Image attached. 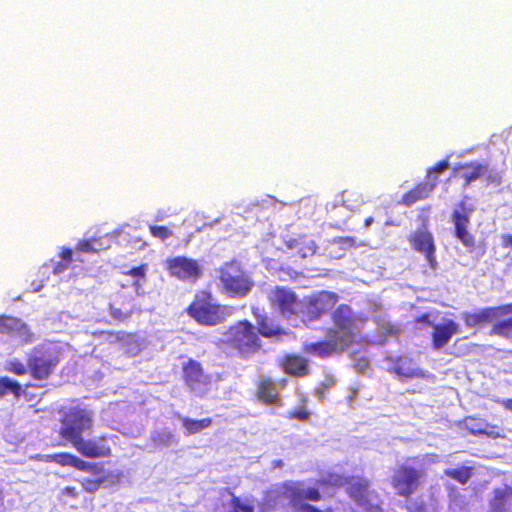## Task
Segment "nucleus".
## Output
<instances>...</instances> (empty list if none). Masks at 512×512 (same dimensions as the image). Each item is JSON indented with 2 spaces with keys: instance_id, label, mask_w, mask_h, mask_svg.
Here are the masks:
<instances>
[{
  "instance_id": "nucleus-1",
  "label": "nucleus",
  "mask_w": 512,
  "mask_h": 512,
  "mask_svg": "<svg viewBox=\"0 0 512 512\" xmlns=\"http://www.w3.org/2000/svg\"><path fill=\"white\" fill-rule=\"evenodd\" d=\"M59 436L70 443L78 453L86 458H106L112 449L106 436L84 439L83 433L93 428V418L89 411L79 407L70 408L60 418Z\"/></svg>"
},
{
  "instance_id": "nucleus-2",
  "label": "nucleus",
  "mask_w": 512,
  "mask_h": 512,
  "mask_svg": "<svg viewBox=\"0 0 512 512\" xmlns=\"http://www.w3.org/2000/svg\"><path fill=\"white\" fill-rule=\"evenodd\" d=\"M418 461L419 456L409 457L393 469L389 483L397 496L408 499L422 486L427 472Z\"/></svg>"
},
{
  "instance_id": "nucleus-3",
  "label": "nucleus",
  "mask_w": 512,
  "mask_h": 512,
  "mask_svg": "<svg viewBox=\"0 0 512 512\" xmlns=\"http://www.w3.org/2000/svg\"><path fill=\"white\" fill-rule=\"evenodd\" d=\"M187 314L198 324L216 326L226 321L230 315L226 306L221 305L211 292L198 291L186 308Z\"/></svg>"
},
{
  "instance_id": "nucleus-4",
  "label": "nucleus",
  "mask_w": 512,
  "mask_h": 512,
  "mask_svg": "<svg viewBox=\"0 0 512 512\" xmlns=\"http://www.w3.org/2000/svg\"><path fill=\"white\" fill-rule=\"evenodd\" d=\"M224 343L244 359L262 350V341L255 326L246 319L240 320L226 329Z\"/></svg>"
},
{
  "instance_id": "nucleus-5",
  "label": "nucleus",
  "mask_w": 512,
  "mask_h": 512,
  "mask_svg": "<svg viewBox=\"0 0 512 512\" xmlns=\"http://www.w3.org/2000/svg\"><path fill=\"white\" fill-rule=\"evenodd\" d=\"M267 497L273 503L289 500L294 508L303 501L319 502L323 498L318 487L305 488L302 481L295 480H286L274 485L267 492Z\"/></svg>"
},
{
  "instance_id": "nucleus-6",
  "label": "nucleus",
  "mask_w": 512,
  "mask_h": 512,
  "mask_svg": "<svg viewBox=\"0 0 512 512\" xmlns=\"http://www.w3.org/2000/svg\"><path fill=\"white\" fill-rule=\"evenodd\" d=\"M219 280L223 291L231 297H245L254 286L248 272L236 259H232L220 267Z\"/></svg>"
},
{
  "instance_id": "nucleus-7",
  "label": "nucleus",
  "mask_w": 512,
  "mask_h": 512,
  "mask_svg": "<svg viewBox=\"0 0 512 512\" xmlns=\"http://www.w3.org/2000/svg\"><path fill=\"white\" fill-rule=\"evenodd\" d=\"M331 320L334 327L330 329L336 330L337 337L346 340L349 346L354 343H360L364 340L361 334L360 325L365 321V317L355 316L351 307L347 304L339 305L331 314Z\"/></svg>"
},
{
  "instance_id": "nucleus-8",
  "label": "nucleus",
  "mask_w": 512,
  "mask_h": 512,
  "mask_svg": "<svg viewBox=\"0 0 512 512\" xmlns=\"http://www.w3.org/2000/svg\"><path fill=\"white\" fill-rule=\"evenodd\" d=\"M345 492L365 512H382L379 495L372 489L368 478L361 475H348Z\"/></svg>"
},
{
  "instance_id": "nucleus-9",
  "label": "nucleus",
  "mask_w": 512,
  "mask_h": 512,
  "mask_svg": "<svg viewBox=\"0 0 512 512\" xmlns=\"http://www.w3.org/2000/svg\"><path fill=\"white\" fill-rule=\"evenodd\" d=\"M468 196H464L455 206L451 213V221L454 226L453 235L469 251L474 252L477 248L476 237L469 230L470 217L474 208L470 206Z\"/></svg>"
},
{
  "instance_id": "nucleus-10",
  "label": "nucleus",
  "mask_w": 512,
  "mask_h": 512,
  "mask_svg": "<svg viewBox=\"0 0 512 512\" xmlns=\"http://www.w3.org/2000/svg\"><path fill=\"white\" fill-rule=\"evenodd\" d=\"M29 375L39 382H46L55 372L59 358L44 345L33 347L27 354Z\"/></svg>"
},
{
  "instance_id": "nucleus-11",
  "label": "nucleus",
  "mask_w": 512,
  "mask_h": 512,
  "mask_svg": "<svg viewBox=\"0 0 512 512\" xmlns=\"http://www.w3.org/2000/svg\"><path fill=\"white\" fill-rule=\"evenodd\" d=\"M338 301L334 292L320 291L302 299L300 319L303 322L314 321L332 310Z\"/></svg>"
},
{
  "instance_id": "nucleus-12",
  "label": "nucleus",
  "mask_w": 512,
  "mask_h": 512,
  "mask_svg": "<svg viewBox=\"0 0 512 512\" xmlns=\"http://www.w3.org/2000/svg\"><path fill=\"white\" fill-rule=\"evenodd\" d=\"M268 300L283 316L300 317L302 299H299L293 290L277 286L270 291Z\"/></svg>"
},
{
  "instance_id": "nucleus-13",
  "label": "nucleus",
  "mask_w": 512,
  "mask_h": 512,
  "mask_svg": "<svg viewBox=\"0 0 512 512\" xmlns=\"http://www.w3.org/2000/svg\"><path fill=\"white\" fill-rule=\"evenodd\" d=\"M336 332V330L327 329V339L304 345V352L320 358L343 353L350 346L346 344V340L338 338Z\"/></svg>"
},
{
  "instance_id": "nucleus-14",
  "label": "nucleus",
  "mask_w": 512,
  "mask_h": 512,
  "mask_svg": "<svg viewBox=\"0 0 512 512\" xmlns=\"http://www.w3.org/2000/svg\"><path fill=\"white\" fill-rule=\"evenodd\" d=\"M166 269L170 276L182 281H196L202 275L197 260L185 256H176L166 260Z\"/></svg>"
},
{
  "instance_id": "nucleus-15",
  "label": "nucleus",
  "mask_w": 512,
  "mask_h": 512,
  "mask_svg": "<svg viewBox=\"0 0 512 512\" xmlns=\"http://www.w3.org/2000/svg\"><path fill=\"white\" fill-rule=\"evenodd\" d=\"M408 242L414 251L424 255L430 268L436 269V245L433 234L427 228L411 232L408 236Z\"/></svg>"
},
{
  "instance_id": "nucleus-16",
  "label": "nucleus",
  "mask_w": 512,
  "mask_h": 512,
  "mask_svg": "<svg viewBox=\"0 0 512 512\" xmlns=\"http://www.w3.org/2000/svg\"><path fill=\"white\" fill-rule=\"evenodd\" d=\"M507 314H512V303L486 307L475 312H464L462 319L467 327L472 328L488 324Z\"/></svg>"
},
{
  "instance_id": "nucleus-17",
  "label": "nucleus",
  "mask_w": 512,
  "mask_h": 512,
  "mask_svg": "<svg viewBox=\"0 0 512 512\" xmlns=\"http://www.w3.org/2000/svg\"><path fill=\"white\" fill-rule=\"evenodd\" d=\"M46 462H54L60 466H70L79 471L89 472L97 475L103 471L100 463L88 462L69 452H58L45 456Z\"/></svg>"
},
{
  "instance_id": "nucleus-18",
  "label": "nucleus",
  "mask_w": 512,
  "mask_h": 512,
  "mask_svg": "<svg viewBox=\"0 0 512 512\" xmlns=\"http://www.w3.org/2000/svg\"><path fill=\"white\" fill-rule=\"evenodd\" d=\"M431 334V345L433 349L439 350L446 346L452 336L459 332V325L452 319H447L442 323L434 324Z\"/></svg>"
},
{
  "instance_id": "nucleus-19",
  "label": "nucleus",
  "mask_w": 512,
  "mask_h": 512,
  "mask_svg": "<svg viewBox=\"0 0 512 512\" xmlns=\"http://www.w3.org/2000/svg\"><path fill=\"white\" fill-rule=\"evenodd\" d=\"M136 311L140 309L136 307L133 297L123 293H118L109 304L110 315L119 322L125 321Z\"/></svg>"
},
{
  "instance_id": "nucleus-20",
  "label": "nucleus",
  "mask_w": 512,
  "mask_h": 512,
  "mask_svg": "<svg viewBox=\"0 0 512 512\" xmlns=\"http://www.w3.org/2000/svg\"><path fill=\"white\" fill-rule=\"evenodd\" d=\"M182 378L187 387L194 390L201 384L207 383V375L201 363L194 359H189L182 366Z\"/></svg>"
},
{
  "instance_id": "nucleus-21",
  "label": "nucleus",
  "mask_w": 512,
  "mask_h": 512,
  "mask_svg": "<svg viewBox=\"0 0 512 512\" xmlns=\"http://www.w3.org/2000/svg\"><path fill=\"white\" fill-rule=\"evenodd\" d=\"M286 246L292 251L293 256L300 258L312 257L317 252L316 242L307 235H299L286 241Z\"/></svg>"
},
{
  "instance_id": "nucleus-22",
  "label": "nucleus",
  "mask_w": 512,
  "mask_h": 512,
  "mask_svg": "<svg viewBox=\"0 0 512 512\" xmlns=\"http://www.w3.org/2000/svg\"><path fill=\"white\" fill-rule=\"evenodd\" d=\"M280 367L285 374L293 377H304L309 374L308 361L297 354H287L280 360Z\"/></svg>"
},
{
  "instance_id": "nucleus-23",
  "label": "nucleus",
  "mask_w": 512,
  "mask_h": 512,
  "mask_svg": "<svg viewBox=\"0 0 512 512\" xmlns=\"http://www.w3.org/2000/svg\"><path fill=\"white\" fill-rule=\"evenodd\" d=\"M256 396L264 404H276L279 399L276 383L269 377L259 379L256 385Z\"/></svg>"
},
{
  "instance_id": "nucleus-24",
  "label": "nucleus",
  "mask_w": 512,
  "mask_h": 512,
  "mask_svg": "<svg viewBox=\"0 0 512 512\" xmlns=\"http://www.w3.org/2000/svg\"><path fill=\"white\" fill-rule=\"evenodd\" d=\"M512 499V486L504 485L493 490V496L489 502L490 512H507Z\"/></svg>"
},
{
  "instance_id": "nucleus-25",
  "label": "nucleus",
  "mask_w": 512,
  "mask_h": 512,
  "mask_svg": "<svg viewBox=\"0 0 512 512\" xmlns=\"http://www.w3.org/2000/svg\"><path fill=\"white\" fill-rule=\"evenodd\" d=\"M256 319L255 329L258 333V336H263L265 338H273L285 335L286 332L279 325L275 324L274 321L268 317L267 315L254 313Z\"/></svg>"
},
{
  "instance_id": "nucleus-26",
  "label": "nucleus",
  "mask_w": 512,
  "mask_h": 512,
  "mask_svg": "<svg viewBox=\"0 0 512 512\" xmlns=\"http://www.w3.org/2000/svg\"><path fill=\"white\" fill-rule=\"evenodd\" d=\"M460 169L463 170L461 177L464 180L465 187L469 186L472 182L480 179L489 171L487 164H482L475 161L462 164L460 166Z\"/></svg>"
},
{
  "instance_id": "nucleus-27",
  "label": "nucleus",
  "mask_w": 512,
  "mask_h": 512,
  "mask_svg": "<svg viewBox=\"0 0 512 512\" xmlns=\"http://www.w3.org/2000/svg\"><path fill=\"white\" fill-rule=\"evenodd\" d=\"M431 193L430 186L423 182H418L413 188L402 195L401 204L411 206L418 201L427 199Z\"/></svg>"
},
{
  "instance_id": "nucleus-28",
  "label": "nucleus",
  "mask_w": 512,
  "mask_h": 512,
  "mask_svg": "<svg viewBox=\"0 0 512 512\" xmlns=\"http://www.w3.org/2000/svg\"><path fill=\"white\" fill-rule=\"evenodd\" d=\"M181 422H182V426L185 429V434L186 435H194V434L201 432L204 429L209 428L212 425L213 420L210 417L202 418V419H192V418L184 417V418H182Z\"/></svg>"
},
{
  "instance_id": "nucleus-29",
  "label": "nucleus",
  "mask_w": 512,
  "mask_h": 512,
  "mask_svg": "<svg viewBox=\"0 0 512 512\" xmlns=\"http://www.w3.org/2000/svg\"><path fill=\"white\" fill-rule=\"evenodd\" d=\"M474 473L472 466H459L456 468H447L444 470V475L457 481L461 485H465L471 479Z\"/></svg>"
},
{
  "instance_id": "nucleus-30",
  "label": "nucleus",
  "mask_w": 512,
  "mask_h": 512,
  "mask_svg": "<svg viewBox=\"0 0 512 512\" xmlns=\"http://www.w3.org/2000/svg\"><path fill=\"white\" fill-rule=\"evenodd\" d=\"M119 337L120 343L118 345L124 352L135 355L141 350L139 338L135 333L123 331V334H120Z\"/></svg>"
},
{
  "instance_id": "nucleus-31",
  "label": "nucleus",
  "mask_w": 512,
  "mask_h": 512,
  "mask_svg": "<svg viewBox=\"0 0 512 512\" xmlns=\"http://www.w3.org/2000/svg\"><path fill=\"white\" fill-rule=\"evenodd\" d=\"M150 440L155 449H162L176 443L175 435L169 430L154 431Z\"/></svg>"
},
{
  "instance_id": "nucleus-32",
  "label": "nucleus",
  "mask_w": 512,
  "mask_h": 512,
  "mask_svg": "<svg viewBox=\"0 0 512 512\" xmlns=\"http://www.w3.org/2000/svg\"><path fill=\"white\" fill-rule=\"evenodd\" d=\"M11 393L15 398H19L23 394L22 385L9 377H0V397H4Z\"/></svg>"
},
{
  "instance_id": "nucleus-33",
  "label": "nucleus",
  "mask_w": 512,
  "mask_h": 512,
  "mask_svg": "<svg viewBox=\"0 0 512 512\" xmlns=\"http://www.w3.org/2000/svg\"><path fill=\"white\" fill-rule=\"evenodd\" d=\"M348 482V475H342L335 472H329L318 480V484L324 487H342Z\"/></svg>"
},
{
  "instance_id": "nucleus-34",
  "label": "nucleus",
  "mask_w": 512,
  "mask_h": 512,
  "mask_svg": "<svg viewBox=\"0 0 512 512\" xmlns=\"http://www.w3.org/2000/svg\"><path fill=\"white\" fill-rule=\"evenodd\" d=\"M490 334L512 340V316L496 321L491 327Z\"/></svg>"
},
{
  "instance_id": "nucleus-35",
  "label": "nucleus",
  "mask_w": 512,
  "mask_h": 512,
  "mask_svg": "<svg viewBox=\"0 0 512 512\" xmlns=\"http://www.w3.org/2000/svg\"><path fill=\"white\" fill-rule=\"evenodd\" d=\"M102 473L103 471L101 472V474ZM96 476L97 477L94 478L84 477L79 480V483L85 492L90 494L95 493L101 488L102 484L107 480L106 475H100L99 473Z\"/></svg>"
},
{
  "instance_id": "nucleus-36",
  "label": "nucleus",
  "mask_w": 512,
  "mask_h": 512,
  "mask_svg": "<svg viewBox=\"0 0 512 512\" xmlns=\"http://www.w3.org/2000/svg\"><path fill=\"white\" fill-rule=\"evenodd\" d=\"M21 320L15 317L0 316V333L14 336Z\"/></svg>"
},
{
  "instance_id": "nucleus-37",
  "label": "nucleus",
  "mask_w": 512,
  "mask_h": 512,
  "mask_svg": "<svg viewBox=\"0 0 512 512\" xmlns=\"http://www.w3.org/2000/svg\"><path fill=\"white\" fill-rule=\"evenodd\" d=\"M4 369L7 372L12 373L17 376H24L27 373H29L28 363L26 362V364H25L18 358H12V359L8 360L5 364Z\"/></svg>"
},
{
  "instance_id": "nucleus-38",
  "label": "nucleus",
  "mask_w": 512,
  "mask_h": 512,
  "mask_svg": "<svg viewBox=\"0 0 512 512\" xmlns=\"http://www.w3.org/2000/svg\"><path fill=\"white\" fill-rule=\"evenodd\" d=\"M14 337L19 339L20 343L23 345H27L32 343L35 340V336L29 326L24 323L22 320L15 332Z\"/></svg>"
},
{
  "instance_id": "nucleus-39",
  "label": "nucleus",
  "mask_w": 512,
  "mask_h": 512,
  "mask_svg": "<svg viewBox=\"0 0 512 512\" xmlns=\"http://www.w3.org/2000/svg\"><path fill=\"white\" fill-rule=\"evenodd\" d=\"M148 229L154 238L160 239L162 241H165L174 235L173 231L164 225H149Z\"/></svg>"
},
{
  "instance_id": "nucleus-40",
  "label": "nucleus",
  "mask_w": 512,
  "mask_h": 512,
  "mask_svg": "<svg viewBox=\"0 0 512 512\" xmlns=\"http://www.w3.org/2000/svg\"><path fill=\"white\" fill-rule=\"evenodd\" d=\"M230 506L232 512H254L252 505L242 502L241 499L235 495H232Z\"/></svg>"
},
{
  "instance_id": "nucleus-41",
  "label": "nucleus",
  "mask_w": 512,
  "mask_h": 512,
  "mask_svg": "<svg viewBox=\"0 0 512 512\" xmlns=\"http://www.w3.org/2000/svg\"><path fill=\"white\" fill-rule=\"evenodd\" d=\"M422 182L430 186V191L433 192L439 184L438 174L433 173L428 169L425 175V179Z\"/></svg>"
},
{
  "instance_id": "nucleus-42",
  "label": "nucleus",
  "mask_w": 512,
  "mask_h": 512,
  "mask_svg": "<svg viewBox=\"0 0 512 512\" xmlns=\"http://www.w3.org/2000/svg\"><path fill=\"white\" fill-rule=\"evenodd\" d=\"M147 265L141 264L137 267H133L130 270L124 272L125 275L136 277L138 279H144L146 276Z\"/></svg>"
},
{
  "instance_id": "nucleus-43",
  "label": "nucleus",
  "mask_w": 512,
  "mask_h": 512,
  "mask_svg": "<svg viewBox=\"0 0 512 512\" xmlns=\"http://www.w3.org/2000/svg\"><path fill=\"white\" fill-rule=\"evenodd\" d=\"M407 512H428L427 505L424 501H414L406 505Z\"/></svg>"
},
{
  "instance_id": "nucleus-44",
  "label": "nucleus",
  "mask_w": 512,
  "mask_h": 512,
  "mask_svg": "<svg viewBox=\"0 0 512 512\" xmlns=\"http://www.w3.org/2000/svg\"><path fill=\"white\" fill-rule=\"evenodd\" d=\"M485 424V421H478L472 426L468 427V430L472 435H484V433L487 432Z\"/></svg>"
},
{
  "instance_id": "nucleus-45",
  "label": "nucleus",
  "mask_w": 512,
  "mask_h": 512,
  "mask_svg": "<svg viewBox=\"0 0 512 512\" xmlns=\"http://www.w3.org/2000/svg\"><path fill=\"white\" fill-rule=\"evenodd\" d=\"M79 495V492L74 486H66L60 491V496L62 498H72L76 499Z\"/></svg>"
},
{
  "instance_id": "nucleus-46",
  "label": "nucleus",
  "mask_w": 512,
  "mask_h": 512,
  "mask_svg": "<svg viewBox=\"0 0 512 512\" xmlns=\"http://www.w3.org/2000/svg\"><path fill=\"white\" fill-rule=\"evenodd\" d=\"M76 251L77 252H85V253H94V252H96V249L92 246V243L89 240H83L77 244Z\"/></svg>"
},
{
  "instance_id": "nucleus-47",
  "label": "nucleus",
  "mask_w": 512,
  "mask_h": 512,
  "mask_svg": "<svg viewBox=\"0 0 512 512\" xmlns=\"http://www.w3.org/2000/svg\"><path fill=\"white\" fill-rule=\"evenodd\" d=\"M395 371L399 376L406 377V378L420 377L423 375L420 369H412V370L405 372L400 367H397L395 369Z\"/></svg>"
},
{
  "instance_id": "nucleus-48",
  "label": "nucleus",
  "mask_w": 512,
  "mask_h": 512,
  "mask_svg": "<svg viewBox=\"0 0 512 512\" xmlns=\"http://www.w3.org/2000/svg\"><path fill=\"white\" fill-rule=\"evenodd\" d=\"M485 428L487 429V432L484 433V435H487L492 438H498L501 437V429L497 425H491L486 423Z\"/></svg>"
},
{
  "instance_id": "nucleus-49",
  "label": "nucleus",
  "mask_w": 512,
  "mask_h": 512,
  "mask_svg": "<svg viewBox=\"0 0 512 512\" xmlns=\"http://www.w3.org/2000/svg\"><path fill=\"white\" fill-rule=\"evenodd\" d=\"M449 167V162L447 159L441 160L437 162L434 166L430 167L429 170L433 173L439 174L447 170Z\"/></svg>"
},
{
  "instance_id": "nucleus-50",
  "label": "nucleus",
  "mask_w": 512,
  "mask_h": 512,
  "mask_svg": "<svg viewBox=\"0 0 512 512\" xmlns=\"http://www.w3.org/2000/svg\"><path fill=\"white\" fill-rule=\"evenodd\" d=\"M59 257L62 262L67 263L68 265L73 261V251L70 248L63 247L61 252L59 253Z\"/></svg>"
},
{
  "instance_id": "nucleus-51",
  "label": "nucleus",
  "mask_w": 512,
  "mask_h": 512,
  "mask_svg": "<svg viewBox=\"0 0 512 512\" xmlns=\"http://www.w3.org/2000/svg\"><path fill=\"white\" fill-rule=\"evenodd\" d=\"M297 512H324L314 505L305 503L304 501L297 505Z\"/></svg>"
},
{
  "instance_id": "nucleus-52",
  "label": "nucleus",
  "mask_w": 512,
  "mask_h": 512,
  "mask_svg": "<svg viewBox=\"0 0 512 512\" xmlns=\"http://www.w3.org/2000/svg\"><path fill=\"white\" fill-rule=\"evenodd\" d=\"M333 242L341 244L343 246H349V247L356 246V240L354 237H351V236L339 237V238L334 239Z\"/></svg>"
},
{
  "instance_id": "nucleus-53",
  "label": "nucleus",
  "mask_w": 512,
  "mask_h": 512,
  "mask_svg": "<svg viewBox=\"0 0 512 512\" xmlns=\"http://www.w3.org/2000/svg\"><path fill=\"white\" fill-rule=\"evenodd\" d=\"M290 417L300 421H306L309 418V413L305 409H299L291 412Z\"/></svg>"
},
{
  "instance_id": "nucleus-54",
  "label": "nucleus",
  "mask_w": 512,
  "mask_h": 512,
  "mask_svg": "<svg viewBox=\"0 0 512 512\" xmlns=\"http://www.w3.org/2000/svg\"><path fill=\"white\" fill-rule=\"evenodd\" d=\"M416 322L418 323H424L428 326H433L434 323L430 320V315L428 313H423L420 316L416 318Z\"/></svg>"
},
{
  "instance_id": "nucleus-55",
  "label": "nucleus",
  "mask_w": 512,
  "mask_h": 512,
  "mask_svg": "<svg viewBox=\"0 0 512 512\" xmlns=\"http://www.w3.org/2000/svg\"><path fill=\"white\" fill-rule=\"evenodd\" d=\"M501 245L504 248H512V234H503L501 236Z\"/></svg>"
},
{
  "instance_id": "nucleus-56",
  "label": "nucleus",
  "mask_w": 512,
  "mask_h": 512,
  "mask_svg": "<svg viewBox=\"0 0 512 512\" xmlns=\"http://www.w3.org/2000/svg\"><path fill=\"white\" fill-rule=\"evenodd\" d=\"M109 337V342L112 344H119L120 343V334H123V331H117V332H107Z\"/></svg>"
},
{
  "instance_id": "nucleus-57",
  "label": "nucleus",
  "mask_w": 512,
  "mask_h": 512,
  "mask_svg": "<svg viewBox=\"0 0 512 512\" xmlns=\"http://www.w3.org/2000/svg\"><path fill=\"white\" fill-rule=\"evenodd\" d=\"M68 266L69 265L67 263L60 261L53 267V272L55 274H60L64 272L68 268Z\"/></svg>"
},
{
  "instance_id": "nucleus-58",
  "label": "nucleus",
  "mask_w": 512,
  "mask_h": 512,
  "mask_svg": "<svg viewBox=\"0 0 512 512\" xmlns=\"http://www.w3.org/2000/svg\"><path fill=\"white\" fill-rule=\"evenodd\" d=\"M502 406L510 411H512V399H506L501 402Z\"/></svg>"
},
{
  "instance_id": "nucleus-59",
  "label": "nucleus",
  "mask_w": 512,
  "mask_h": 512,
  "mask_svg": "<svg viewBox=\"0 0 512 512\" xmlns=\"http://www.w3.org/2000/svg\"><path fill=\"white\" fill-rule=\"evenodd\" d=\"M333 384H334V380L332 378H328L323 382V386L326 388L333 386Z\"/></svg>"
},
{
  "instance_id": "nucleus-60",
  "label": "nucleus",
  "mask_w": 512,
  "mask_h": 512,
  "mask_svg": "<svg viewBox=\"0 0 512 512\" xmlns=\"http://www.w3.org/2000/svg\"><path fill=\"white\" fill-rule=\"evenodd\" d=\"M373 221H374L373 217H368V218L365 219L364 225L366 227H369L373 223Z\"/></svg>"
},
{
  "instance_id": "nucleus-61",
  "label": "nucleus",
  "mask_w": 512,
  "mask_h": 512,
  "mask_svg": "<svg viewBox=\"0 0 512 512\" xmlns=\"http://www.w3.org/2000/svg\"><path fill=\"white\" fill-rule=\"evenodd\" d=\"M3 502H4V494H3V490L0 489V506L3 505Z\"/></svg>"
},
{
  "instance_id": "nucleus-62",
  "label": "nucleus",
  "mask_w": 512,
  "mask_h": 512,
  "mask_svg": "<svg viewBox=\"0 0 512 512\" xmlns=\"http://www.w3.org/2000/svg\"><path fill=\"white\" fill-rule=\"evenodd\" d=\"M104 334V331H101L100 333H95V335H102Z\"/></svg>"
}]
</instances>
